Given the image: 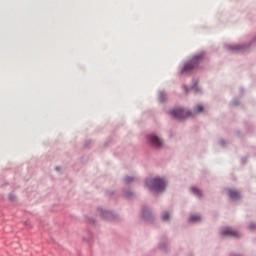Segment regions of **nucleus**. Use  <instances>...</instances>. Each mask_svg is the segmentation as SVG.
Masks as SVG:
<instances>
[{"mask_svg":"<svg viewBox=\"0 0 256 256\" xmlns=\"http://www.w3.org/2000/svg\"><path fill=\"white\" fill-rule=\"evenodd\" d=\"M228 195L231 199H239V197H240L239 192H237L235 190H229Z\"/></svg>","mask_w":256,"mask_h":256,"instance_id":"obj_6","label":"nucleus"},{"mask_svg":"<svg viewBox=\"0 0 256 256\" xmlns=\"http://www.w3.org/2000/svg\"><path fill=\"white\" fill-rule=\"evenodd\" d=\"M169 219V212H164L162 214V221H168Z\"/></svg>","mask_w":256,"mask_h":256,"instance_id":"obj_10","label":"nucleus"},{"mask_svg":"<svg viewBox=\"0 0 256 256\" xmlns=\"http://www.w3.org/2000/svg\"><path fill=\"white\" fill-rule=\"evenodd\" d=\"M59 169H60L59 167H56V171H59Z\"/></svg>","mask_w":256,"mask_h":256,"instance_id":"obj_14","label":"nucleus"},{"mask_svg":"<svg viewBox=\"0 0 256 256\" xmlns=\"http://www.w3.org/2000/svg\"><path fill=\"white\" fill-rule=\"evenodd\" d=\"M249 228H250V229H255V225L251 224V225L249 226Z\"/></svg>","mask_w":256,"mask_h":256,"instance_id":"obj_13","label":"nucleus"},{"mask_svg":"<svg viewBox=\"0 0 256 256\" xmlns=\"http://www.w3.org/2000/svg\"><path fill=\"white\" fill-rule=\"evenodd\" d=\"M232 50L233 51H241V50H243V47L235 45L232 47Z\"/></svg>","mask_w":256,"mask_h":256,"instance_id":"obj_11","label":"nucleus"},{"mask_svg":"<svg viewBox=\"0 0 256 256\" xmlns=\"http://www.w3.org/2000/svg\"><path fill=\"white\" fill-rule=\"evenodd\" d=\"M170 115H172L174 119H187V117H191V112L183 108H175L170 111Z\"/></svg>","mask_w":256,"mask_h":256,"instance_id":"obj_3","label":"nucleus"},{"mask_svg":"<svg viewBox=\"0 0 256 256\" xmlns=\"http://www.w3.org/2000/svg\"><path fill=\"white\" fill-rule=\"evenodd\" d=\"M221 235H228L229 237H239V232L232 228H226L221 232Z\"/></svg>","mask_w":256,"mask_h":256,"instance_id":"obj_5","label":"nucleus"},{"mask_svg":"<svg viewBox=\"0 0 256 256\" xmlns=\"http://www.w3.org/2000/svg\"><path fill=\"white\" fill-rule=\"evenodd\" d=\"M200 61L201 56L192 57V59L183 66L181 73H190V71H193V69L199 65Z\"/></svg>","mask_w":256,"mask_h":256,"instance_id":"obj_2","label":"nucleus"},{"mask_svg":"<svg viewBox=\"0 0 256 256\" xmlns=\"http://www.w3.org/2000/svg\"><path fill=\"white\" fill-rule=\"evenodd\" d=\"M133 177H126L125 178V181H126V183H131V181H133Z\"/></svg>","mask_w":256,"mask_h":256,"instance_id":"obj_12","label":"nucleus"},{"mask_svg":"<svg viewBox=\"0 0 256 256\" xmlns=\"http://www.w3.org/2000/svg\"><path fill=\"white\" fill-rule=\"evenodd\" d=\"M201 112H203V106L202 105H197L194 108V113H201Z\"/></svg>","mask_w":256,"mask_h":256,"instance_id":"obj_9","label":"nucleus"},{"mask_svg":"<svg viewBox=\"0 0 256 256\" xmlns=\"http://www.w3.org/2000/svg\"><path fill=\"white\" fill-rule=\"evenodd\" d=\"M191 191L194 195H196L197 197H201V190H199L198 188L192 187Z\"/></svg>","mask_w":256,"mask_h":256,"instance_id":"obj_8","label":"nucleus"},{"mask_svg":"<svg viewBox=\"0 0 256 256\" xmlns=\"http://www.w3.org/2000/svg\"><path fill=\"white\" fill-rule=\"evenodd\" d=\"M146 185L149 187L150 191H156V193H161L165 191V180L161 178L147 179Z\"/></svg>","mask_w":256,"mask_h":256,"instance_id":"obj_1","label":"nucleus"},{"mask_svg":"<svg viewBox=\"0 0 256 256\" xmlns=\"http://www.w3.org/2000/svg\"><path fill=\"white\" fill-rule=\"evenodd\" d=\"M148 140L150 141V143H152V145L154 147H162L163 146V141L161 140V138H159L158 136H156L155 134H151L148 136Z\"/></svg>","mask_w":256,"mask_h":256,"instance_id":"obj_4","label":"nucleus"},{"mask_svg":"<svg viewBox=\"0 0 256 256\" xmlns=\"http://www.w3.org/2000/svg\"><path fill=\"white\" fill-rule=\"evenodd\" d=\"M189 221H190L191 223H198V221H201V217H200V216H197V215H195V216H190Z\"/></svg>","mask_w":256,"mask_h":256,"instance_id":"obj_7","label":"nucleus"}]
</instances>
